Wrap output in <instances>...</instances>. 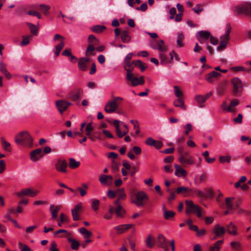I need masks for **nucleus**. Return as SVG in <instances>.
<instances>
[{
	"instance_id": "1",
	"label": "nucleus",
	"mask_w": 251,
	"mask_h": 251,
	"mask_svg": "<svg viewBox=\"0 0 251 251\" xmlns=\"http://www.w3.org/2000/svg\"><path fill=\"white\" fill-rule=\"evenodd\" d=\"M15 142L19 145L31 148L33 145V139L29 132L24 130L17 133L15 136Z\"/></svg>"
},
{
	"instance_id": "2",
	"label": "nucleus",
	"mask_w": 251,
	"mask_h": 251,
	"mask_svg": "<svg viewBox=\"0 0 251 251\" xmlns=\"http://www.w3.org/2000/svg\"><path fill=\"white\" fill-rule=\"evenodd\" d=\"M130 197L131 202L134 203L138 207L144 206L146 201L149 200L148 195L142 191L137 192H131Z\"/></svg>"
},
{
	"instance_id": "3",
	"label": "nucleus",
	"mask_w": 251,
	"mask_h": 251,
	"mask_svg": "<svg viewBox=\"0 0 251 251\" xmlns=\"http://www.w3.org/2000/svg\"><path fill=\"white\" fill-rule=\"evenodd\" d=\"M186 209L185 212L187 214L190 213L196 214L199 218L202 217L204 211L201 210V208L198 205L195 204L192 201L186 200L185 201Z\"/></svg>"
},
{
	"instance_id": "4",
	"label": "nucleus",
	"mask_w": 251,
	"mask_h": 251,
	"mask_svg": "<svg viewBox=\"0 0 251 251\" xmlns=\"http://www.w3.org/2000/svg\"><path fill=\"white\" fill-rule=\"evenodd\" d=\"M231 30V26L229 24H227L226 27V32L224 35L220 37L221 41L217 47V50L220 51L226 48L227 44L230 40L229 34Z\"/></svg>"
},
{
	"instance_id": "5",
	"label": "nucleus",
	"mask_w": 251,
	"mask_h": 251,
	"mask_svg": "<svg viewBox=\"0 0 251 251\" xmlns=\"http://www.w3.org/2000/svg\"><path fill=\"white\" fill-rule=\"evenodd\" d=\"M238 14H244L251 17V3L246 2L238 5L233 8Z\"/></svg>"
},
{
	"instance_id": "6",
	"label": "nucleus",
	"mask_w": 251,
	"mask_h": 251,
	"mask_svg": "<svg viewBox=\"0 0 251 251\" xmlns=\"http://www.w3.org/2000/svg\"><path fill=\"white\" fill-rule=\"evenodd\" d=\"M126 79L131 81V84L133 86L143 85L145 83L143 76H141L138 78L134 76L133 74L132 73V70L126 68Z\"/></svg>"
},
{
	"instance_id": "7",
	"label": "nucleus",
	"mask_w": 251,
	"mask_h": 251,
	"mask_svg": "<svg viewBox=\"0 0 251 251\" xmlns=\"http://www.w3.org/2000/svg\"><path fill=\"white\" fill-rule=\"evenodd\" d=\"M231 83L233 87L232 94L234 96H238L243 90L242 81L239 78L234 77L232 79Z\"/></svg>"
},
{
	"instance_id": "8",
	"label": "nucleus",
	"mask_w": 251,
	"mask_h": 251,
	"mask_svg": "<svg viewBox=\"0 0 251 251\" xmlns=\"http://www.w3.org/2000/svg\"><path fill=\"white\" fill-rule=\"evenodd\" d=\"M39 193V191L33 189L31 188H27L22 189L21 191L18 192L16 194L19 197H23L24 196H28L34 197Z\"/></svg>"
},
{
	"instance_id": "9",
	"label": "nucleus",
	"mask_w": 251,
	"mask_h": 251,
	"mask_svg": "<svg viewBox=\"0 0 251 251\" xmlns=\"http://www.w3.org/2000/svg\"><path fill=\"white\" fill-rule=\"evenodd\" d=\"M178 160L182 164L193 165L195 163L194 157L191 156L187 151L179 156Z\"/></svg>"
},
{
	"instance_id": "10",
	"label": "nucleus",
	"mask_w": 251,
	"mask_h": 251,
	"mask_svg": "<svg viewBox=\"0 0 251 251\" xmlns=\"http://www.w3.org/2000/svg\"><path fill=\"white\" fill-rule=\"evenodd\" d=\"M210 37V33L207 31H200L196 34L197 40L201 44H208V40Z\"/></svg>"
},
{
	"instance_id": "11",
	"label": "nucleus",
	"mask_w": 251,
	"mask_h": 251,
	"mask_svg": "<svg viewBox=\"0 0 251 251\" xmlns=\"http://www.w3.org/2000/svg\"><path fill=\"white\" fill-rule=\"evenodd\" d=\"M67 165L66 160L59 159L55 164V168L59 172L66 173Z\"/></svg>"
},
{
	"instance_id": "12",
	"label": "nucleus",
	"mask_w": 251,
	"mask_h": 251,
	"mask_svg": "<svg viewBox=\"0 0 251 251\" xmlns=\"http://www.w3.org/2000/svg\"><path fill=\"white\" fill-rule=\"evenodd\" d=\"M82 94V89L81 88H77L68 94V98L73 101H76L81 97Z\"/></svg>"
},
{
	"instance_id": "13",
	"label": "nucleus",
	"mask_w": 251,
	"mask_h": 251,
	"mask_svg": "<svg viewBox=\"0 0 251 251\" xmlns=\"http://www.w3.org/2000/svg\"><path fill=\"white\" fill-rule=\"evenodd\" d=\"M157 243L158 246L163 249L164 251H168L169 244L167 240L162 234H159L157 238Z\"/></svg>"
},
{
	"instance_id": "14",
	"label": "nucleus",
	"mask_w": 251,
	"mask_h": 251,
	"mask_svg": "<svg viewBox=\"0 0 251 251\" xmlns=\"http://www.w3.org/2000/svg\"><path fill=\"white\" fill-rule=\"evenodd\" d=\"M119 104L118 102L112 100L109 101L105 105L104 110L108 113L114 112L118 108Z\"/></svg>"
},
{
	"instance_id": "15",
	"label": "nucleus",
	"mask_w": 251,
	"mask_h": 251,
	"mask_svg": "<svg viewBox=\"0 0 251 251\" xmlns=\"http://www.w3.org/2000/svg\"><path fill=\"white\" fill-rule=\"evenodd\" d=\"M71 105V103L64 100H59L56 101V106L58 111L62 113L65 111L68 106Z\"/></svg>"
},
{
	"instance_id": "16",
	"label": "nucleus",
	"mask_w": 251,
	"mask_h": 251,
	"mask_svg": "<svg viewBox=\"0 0 251 251\" xmlns=\"http://www.w3.org/2000/svg\"><path fill=\"white\" fill-rule=\"evenodd\" d=\"M145 143L148 146L155 147L157 150L161 149L163 147L162 142L155 140L151 137L148 138L145 141Z\"/></svg>"
},
{
	"instance_id": "17",
	"label": "nucleus",
	"mask_w": 251,
	"mask_h": 251,
	"mask_svg": "<svg viewBox=\"0 0 251 251\" xmlns=\"http://www.w3.org/2000/svg\"><path fill=\"white\" fill-rule=\"evenodd\" d=\"M113 177L110 175H101L99 177L100 183L103 185L110 186L113 183Z\"/></svg>"
},
{
	"instance_id": "18",
	"label": "nucleus",
	"mask_w": 251,
	"mask_h": 251,
	"mask_svg": "<svg viewBox=\"0 0 251 251\" xmlns=\"http://www.w3.org/2000/svg\"><path fill=\"white\" fill-rule=\"evenodd\" d=\"M155 46L151 45V47L154 49H157L160 52H166L167 51V47L165 45L163 40H160L155 41Z\"/></svg>"
},
{
	"instance_id": "19",
	"label": "nucleus",
	"mask_w": 251,
	"mask_h": 251,
	"mask_svg": "<svg viewBox=\"0 0 251 251\" xmlns=\"http://www.w3.org/2000/svg\"><path fill=\"white\" fill-rule=\"evenodd\" d=\"M193 189L184 186L179 187L176 188V193L178 194H182L184 196H192Z\"/></svg>"
},
{
	"instance_id": "20",
	"label": "nucleus",
	"mask_w": 251,
	"mask_h": 251,
	"mask_svg": "<svg viewBox=\"0 0 251 251\" xmlns=\"http://www.w3.org/2000/svg\"><path fill=\"white\" fill-rule=\"evenodd\" d=\"M42 150L41 149H37L30 152V158L33 162L37 161L42 157Z\"/></svg>"
},
{
	"instance_id": "21",
	"label": "nucleus",
	"mask_w": 251,
	"mask_h": 251,
	"mask_svg": "<svg viewBox=\"0 0 251 251\" xmlns=\"http://www.w3.org/2000/svg\"><path fill=\"white\" fill-rule=\"evenodd\" d=\"M90 61V58L89 57H85L80 58L78 63V68L82 71H85Z\"/></svg>"
},
{
	"instance_id": "22",
	"label": "nucleus",
	"mask_w": 251,
	"mask_h": 251,
	"mask_svg": "<svg viewBox=\"0 0 251 251\" xmlns=\"http://www.w3.org/2000/svg\"><path fill=\"white\" fill-rule=\"evenodd\" d=\"M81 209V203H79L75 206L74 209H72V217L74 221H78L80 219L79 212Z\"/></svg>"
},
{
	"instance_id": "23",
	"label": "nucleus",
	"mask_w": 251,
	"mask_h": 251,
	"mask_svg": "<svg viewBox=\"0 0 251 251\" xmlns=\"http://www.w3.org/2000/svg\"><path fill=\"white\" fill-rule=\"evenodd\" d=\"M174 167L175 168V175L176 176L182 177H185L187 176V172L180 166L176 164L174 165Z\"/></svg>"
},
{
	"instance_id": "24",
	"label": "nucleus",
	"mask_w": 251,
	"mask_h": 251,
	"mask_svg": "<svg viewBox=\"0 0 251 251\" xmlns=\"http://www.w3.org/2000/svg\"><path fill=\"white\" fill-rule=\"evenodd\" d=\"M226 228L223 226H220L219 224L216 225L213 229V233L219 237L223 236L226 233Z\"/></svg>"
},
{
	"instance_id": "25",
	"label": "nucleus",
	"mask_w": 251,
	"mask_h": 251,
	"mask_svg": "<svg viewBox=\"0 0 251 251\" xmlns=\"http://www.w3.org/2000/svg\"><path fill=\"white\" fill-rule=\"evenodd\" d=\"M133 226L132 224H124L114 227V229L116 230L119 234L123 233Z\"/></svg>"
},
{
	"instance_id": "26",
	"label": "nucleus",
	"mask_w": 251,
	"mask_h": 251,
	"mask_svg": "<svg viewBox=\"0 0 251 251\" xmlns=\"http://www.w3.org/2000/svg\"><path fill=\"white\" fill-rule=\"evenodd\" d=\"M221 76L220 73L216 71H212V72L208 74L205 76V79L209 83H212L214 81L215 78H217Z\"/></svg>"
},
{
	"instance_id": "27",
	"label": "nucleus",
	"mask_w": 251,
	"mask_h": 251,
	"mask_svg": "<svg viewBox=\"0 0 251 251\" xmlns=\"http://www.w3.org/2000/svg\"><path fill=\"white\" fill-rule=\"evenodd\" d=\"M0 72L2 73L5 76L10 79L11 77V75L9 73L6 69V64L2 61H0Z\"/></svg>"
},
{
	"instance_id": "28",
	"label": "nucleus",
	"mask_w": 251,
	"mask_h": 251,
	"mask_svg": "<svg viewBox=\"0 0 251 251\" xmlns=\"http://www.w3.org/2000/svg\"><path fill=\"white\" fill-rule=\"evenodd\" d=\"M163 217L165 220H171L176 215V213L171 210H167L164 207L163 208Z\"/></svg>"
},
{
	"instance_id": "29",
	"label": "nucleus",
	"mask_w": 251,
	"mask_h": 251,
	"mask_svg": "<svg viewBox=\"0 0 251 251\" xmlns=\"http://www.w3.org/2000/svg\"><path fill=\"white\" fill-rule=\"evenodd\" d=\"M224 241L223 240H219L216 242L213 246L209 248L208 251H219L223 244Z\"/></svg>"
},
{
	"instance_id": "30",
	"label": "nucleus",
	"mask_w": 251,
	"mask_h": 251,
	"mask_svg": "<svg viewBox=\"0 0 251 251\" xmlns=\"http://www.w3.org/2000/svg\"><path fill=\"white\" fill-rule=\"evenodd\" d=\"M121 39L124 43H128L131 40V37L126 30L121 31Z\"/></svg>"
},
{
	"instance_id": "31",
	"label": "nucleus",
	"mask_w": 251,
	"mask_h": 251,
	"mask_svg": "<svg viewBox=\"0 0 251 251\" xmlns=\"http://www.w3.org/2000/svg\"><path fill=\"white\" fill-rule=\"evenodd\" d=\"M159 57L160 60V63L162 65H164L170 63V59L165 54V52H160L159 53Z\"/></svg>"
},
{
	"instance_id": "32",
	"label": "nucleus",
	"mask_w": 251,
	"mask_h": 251,
	"mask_svg": "<svg viewBox=\"0 0 251 251\" xmlns=\"http://www.w3.org/2000/svg\"><path fill=\"white\" fill-rule=\"evenodd\" d=\"M174 105L176 107H179L183 110L186 109V106L184 105V102L182 98H177L174 101Z\"/></svg>"
},
{
	"instance_id": "33",
	"label": "nucleus",
	"mask_w": 251,
	"mask_h": 251,
	"mask_svg": "<svg viewBox=\"0 0 251 251\" xmlns=\"http://www.w3.org/2000/svg\"><path fill=\"white\" fill-rule=\"evenodd\" d=\"M132 64H134L135 67H138L140 69L142 72H143L147 68L146 64L143 63L140 60H134L132 61Z\"/></svg>"
},
{
	"instance_id": "34",
	"label": "nucleus",
	"mask_w": 251,
	"mask_h": 251,
	"mask_svg": "<svg viewBox=\"0 0 251 251\" xmlns=\"http://www.w3.org/2000/svg\"><path fill=\"white\" fill-rule=\"evenodd\" d=\"M226 229L227 232L232 235H236V226L232 223L230 222L228 225L226 226Z\"/></svg>"
},
{
	"instance_id": "35",
	"label": "nucleus",
	"mask_w": 251,
	"mask_h": 251,
	"mask_svg": "<svg viewBox=\"0 0 251 251\" xmlns=\"http://www.w3.org/2000/svg\"><path fill=\"white\" fill-rule=\"evenodd\" d=\"M114 212L118 217H123L126 213V211L122 206L114 208Z\"/></svg>"
},
{
	"instance_id": "36",
	"label": "nucleus",
	"mask_w": 251,
	"mask_h": 251,
	"mask_svg": "<svg viewBox=\"0 0 251 251\" xmlns=\"http://www.w3.org/2000/svg\"><path fill=\"white\" fill-rule=\"evenodd\" d=\"M146 246L149 248H152L155 245V240L152 235H149L146 240Z\"/></svg>"
},
{
	"instance_id": "37",
	"label": "nucleus",
	"mask_w": 251,
	"mask_h": 251,
	"mask_svg": "<svg viewBox=\"0 0 251 251\" xmlns=\"http://www.w3.org/2000/svg\"><path fill=\"white\" fill-rule=\"evenodd\" d=\"M204 199L207 198L212 199L214 197V192L212 188H207L204 190Z\"/></svg>"
},
{
	"instance_id": "38",
	"label": "nucleus",
	"mask_w": 251,
	"mask_h": 251,
	"mask_svg": "<svg viewBox=\"0 0 251 251\" xmlns=\"http://www.w3.org/2000/svg\"><path fill=\"white\" fill-rule=\"evenodd\" d=\"M226 86V82L223 81L221 82L217 88V93L220 96H222L224 93Z\"/></svg>"
},
{
	"instance_id": "39",
	"label": "nucleus",
	"mask_w": 251,
	"mask_h": 251,
	"mask_svg": "<svg viewBox=\"0 0 251 251\" xmlns=\"http://www.w3.org/2000/svg\"><path fill=\"white\" fill-rule=\"evenodd\" d=\"M27 25L29 27L31 33L33 35H37L38 32V27L30 23H27Z\"/></svg>"
},
{
	"instance_id": "40",
	"label": "nucleus",
	"mask_w": 251,
	"mask_h": 251,
	"mask_svg": "<svg viewBox=\"0 0 251 251\" xmlns=\"http://www.w3.org/2000/svg\"><path fill=\"white\" fill-rule=\"evenodd\" d=\"M106 29V27L104 25H97L91 27V30L97 33H100L103 32Z\"/></svg>"
},
{
	"instance_id": "41",
	"label": "nucleus",
	"mask_w": 251,
	"mask_h": 251,
	"mask_svg": "<svg viewBox=\"0 0 251 251\" xmlns=\"http://www.w3.org/2000/svg\"><path fill=\"white\" fill-rule=\"evenodd\" d=\"M53 207V205H50V209L51 212L52 219H56L57 218V213L60 210V207L59 206H56L55 208L52 210Z\"/></svg>"
},
{
	"instance_id": "42",
	"label": "nucleus",
	"mask_w": 251,
	"mask_h": 251,
	"mask_svg": "<svg viewBox=\"0 0 251 251\" xmlns=\"http://www.w3.org/2000/svg\"><path fill=\"white\" fill-rule=\"evenodd\" d=\"M64 46H65L64 42L61 41L59 44H57L55 46L54 53H55L56 56H58L59 55L60 51L64 48Z\"/></svg>"
},
{
	"instance_id": "43",
	"label": "nucleus",
	"mask_w": 251,
	"mask_h": 251,
	"mask_svg": "<svg viewBox=\"0 0 251 251\" xmlns=\"http://www.w3.org/2000/svg\"><path fill=\"white\" fill-rule=\"evenodd\" d=\"M80 162L76 161L74 158H70L69 159V166L71 169H75L78 167L80 165Z\"/></svg>"
},
{
	"instance_id": "44",
	"label": "nucleus",
	"mask_w": 251,
	"mask_h": 251,
	"mask_svg": "<svg viewBox=\"0 0 251 251\" xmlns=\"http://www.w3.org/2000/svg\"><path fill=\"white\" fill-rule=\"evenodd\" d=\"M79 231L80 233L84 235V238L86 239L89 238L92 235V233L91 231L87 230L84 227H81L79 228Z\"/></svg>"
},
{
	"instance_id": "45",
	"label": "nucleus",
	"mask_w": 251,
	"mask_h": 251,
	"mask_svg": "<svg viewBox=\"0 0 251 251\" xmlns=\"http://www.w3.org/2000/svg\"><path fill=\"white\" fill-rule=\"evenodd\" d=\"M68 241L72 243V249L75 251H77L78 249V248L80 246V244L78 241L71 238L68 239Z\"/></svg>"
},
{
	"instance_id": "46",
	"label": "nucleus",
	"mask_w": 251,
	"mask_h": 251,
	"mask_svg": "<svg viewBox=\"0 0 251 251\" xmlns=\"http://www.w3.org/2000/svg\"><path fill=\"white\" fill-rule=\"evenodd\" d=\"M116 194L118 196L119 200H125L126 197V195L125 192L124 188L118 189L116 191Z\"/></svg>"
},
{
	"instance_id": "47",
	"label": "nucleus",
	"mask_w": 251,
	"mask_h": 251,
	"mask_svg": "<svg viewBox=\"0 0 251 251\" xmlns=\"http://www.w3.org/2000/svg\"><path fill=\"white\" fill-rule=\"evenodd\" d=\"M94 130V128L92 126V123H90L88 124L85 128V131L86 135L88 136L89 139H92V138L90 136L92 134V131Z\"/></svg>"
},
{
	"instance_id": "48",
	"label": "nucleus",
	"mask_w": 251,
	"mask_h": 251,
	"mask_svg": "<svg viewBox=\"0 0 251 251\" xmlns=\"http://www.w3.org/2000/svg\"><path fill=\"white\" fill-rule=\"evenodd\" d=\"M1 141L4 150L8 151H10V144L7 141H6L3 137L1 138Z\"/></svg>"
},
{
	"instance_id": "49",
	"label": "nucleus",
	"mask_w": 251,
	"mask_h": 251,
	"mask_svg": "<svg viewBox=\"0 0 251 251\" xmlns=\"http://www.w3.org/2000/svg\"><path fill=\"white\" fill-rule=\"evenodd\" d=\"M114 212V208L111 206H109L108 211L104 215V218L107 220L111 219Z\"/></svg>"
},
{
	"instance_id": "50",
	"label": "nucleus",
	"mask_w": 251,
	"mask_h": 251,
	"mask_svg": "<svg viewBox=\"0 0 251 251\" xmlns=\"http://www.w3.org/2000/svg\"><path fill=\"white\" fill-rule=\"evenodd\" d=\"M33 35H28L27 36H23V40L21 42V45L23 46H26L29 43L30 40L32 38Z\"/></svg>"
},
{
	"instance_id": "51",
	"label": "nucleus",
	"mask_w": 251,
	"mask_h": 251,
	"mask_svg": "<svg viewBox=\"0 0 251 251\" xmlns=\"http://www.w3.org/2000/svg\"><path fill=\"white\" fill-rule=\"evenodd\" d=\"M233 198L227 197L226 199V205L227 209H233L232 203L231 202Z\"/></svg>"
},
{
	"instance_id": "52",
	"label": "nucleus",
	"mask_w": 251,
	"mask_h": 251,
	"mask_svg": "<svg viewBox=\"0 0 251 251\" xmlns=\"http://www.w3.org/2000/svg\"><path fill=\"white\" fill-rule=\"evenodd\" d=\"M174 91L175 94L177 98H182L183 97V94L182 91L179 89V87L177 86H174Z\"/></svg>"
},
{
	"instance_id": "53",
	"label": "nucleus",
	"mask_w": 251,
	"mask_h": 251,
	"mask_svg": "<svg viewBox=\"0 0 251 251\" xmlns=\"http://www.w3.org/2000/svg\"><path fill=\"white\" fill-rule=\"evenodd\" d=\"M221 107L223 109V110L228 112H232L235 110V109L231 107V106H227L226 105V101H225L223 102V104L221 105Z\"/></svg>"
},
{
	"instance_id": "54",
	"label": "nucleus",
	"mask_w": 251,
	"mask_h": 251,
	"mask_svg": "<svg viewBox=\"0 0 251 251\" xmlns=\"http://www.w3.org/2000/svg\"><path fill=\"white\" fill-rule=\"evenodd\" d=\"M100 205V201L98 200H92V208L95 211H97L99 209Z\"/></svg>"
},
{
	"instance_id": "55",
	"label": "nucleus",
	"mask_w": 251,
	"mask_h": 251,
	"mask_svg": "<svg viewBox=\"0 0 251 251\" xmlns=\"http://www.w3.org/2000/svg\"><path fill=\"white\" fill-rule=\"evenodd\" d=\"M195 99L199 104H201L206 101L203 95H196Z\"/></svg>"
},
{
	"instance_id": "56",
	"label": "nucleus",
	"mask_w": 251,
	"mask_h": 251,
	"mask_svg": "<svg viewBox=\"0 0 251 251\" xmlns=\"http://www.w3.org/2000/svg\"><path fill=\"white\" fill-rule=\"evenodd\" d=\"M231 160L230 156H221L219 157V161L221 163H229Z\"/></svg>"
},
{
	"instance_id": "57",
	"label": "nucleus",
	"mask_w": 251,
	"mask_h": 251,
	"mask_svg": "<svg viewBox=\"0 0 251 251\" xmlns=\"http://www.w3.org/2000/svg\"><path fill=\"white\" fill-rule=\"evenodd\" d=\"M95 50V47L94 45H92V44H90L88 47L87 48L86 50V55H93L94 54L92 52H92Z\"/></svg>"
},
{
	"instance_id": "58",
	"label": "nucleus",
	"mask_w": 251,
	"mask_h": 251,
	"mask_svg": "<svg viewBox=\"0 0 251 251\" xmlns=\"http://www.w3.org/2000/svg\"><path fill=\"white\" fill-rule=\"evenodd\" d=\"M202 4H198L195 6V7L193 8V10L195 13L199 14L201 12L203 11V8L202 7Z\"/></svg>"
},
{
	"instance_id": "59",
	"label": "nucleus",
	"mask_w": 251,
	"mask_h": 251,
	"mask_svg": "<svg viewBox=\"0 0 251 251\" xmlns=\"http://www.w3.org/2000/svg\"><path fill=\"white\" fill-rule=\"evenodd\" d=\"M193 191L192 192V196L193 195V194H195L197 196L204 199V195L203 192L195 188H193Z\"/></svg>"
},
{
	"instance_id": "60",
	"label": "nucleus",
	"mask_w": 251,
	"mask_h": 251,
	"mask_svg": "<svg viewBox=\"0 0 251 251\" xmlns=\"http://www.w3.org/2000/svg\"><path fill=\"white\" fill-rule=\"evenodd\" d=\"M41 11L45 15L48 14L49 10L50 7L49 5L42 4L40 5Z\"/></svg>"
},
{
	"instance_id": "61",
	"label": "nucleus",
	"mask_w": 251,
	"mask_h": 251,
	"mask_svg": "<svg viewBox=\"0 0 251 251\" xmlns=\"http://www.w3.org/2000/svg\"><path fill=\"white\" fill-rule=\"evenodd\" d=\"M116 132L117 136L119 138H122L128 133V130H124L123 132H122L120 128H119L116 129Z\"/></svg>"
},
{
	"instance_id": "62",
	"label": "nucleus",
	"mask_w": 251,
	"mask_h": 251,
	"mask_svg": "<svg viewBox=\"0 0 251 251\" xmlns=\"http://www.w3.org/2000/svg\"><path fill=\"white\" fill-rule=\"evenodd\" d=\"M19 247L21 251H31L30 249L27 245L19 242L18 243Z\"/></svg>"
},
{
	"instance_id": "63",
	"label": "nucleus",
	"mask_w": 251,
	"mask_h": 251,
	"mask_svg": "<svg viewBox=\"0 0 251 251\" xmlns=\"http://www.w3.org/2000/svg\"><path fill=\"white\" fill-rule=\"evenodd\" d=\"M90 136L92 138L90 139L92 141H95L96 139H100V132H95L91 134Z\"/></svg>"
},
{
	"instance_id": "64",
	"label": "nucleus",
	"mask_w": 251,
	"mask_h": 251,
	"mask_svg": "<svg viewBox=\"0 0 251 251\" xmlns=\"http://www.w3.org/2000/svg\"><path fill=\"white\" fill-rule=\"evenodd\" d=\"M60 221L61 223H68L69 219L67 216L61 213L60 215Z\"/></svg>"
}]
</instances>
